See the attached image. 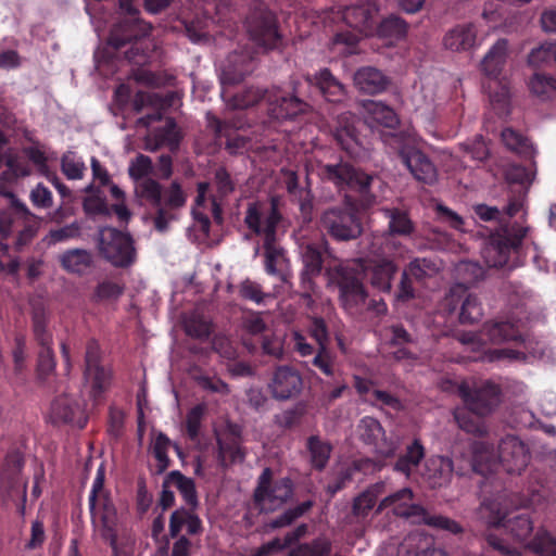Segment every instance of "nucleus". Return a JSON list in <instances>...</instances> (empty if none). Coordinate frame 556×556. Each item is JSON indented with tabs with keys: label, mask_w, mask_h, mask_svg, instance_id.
<instances>
[{
	"label": "nucleus",
	"mask_w": 556,
	"mask_h": 556,
	"mask_svg": "<svg viewBox=\"0 0 556 556\" xmlns=\"http://www.w3.org/2000/svg\"><path fill=\"white\" fill-rule=\"evenodd\" d=\"M501 139L508 150L526 159H533L536 153L529 139L511 127H506L502 130Z\"/></svg>",
	"instance_id": "58836bf2"
},
{
	"label": "nucleus",
	"mask_w": 556,
	"mask_h": 556,
	"mask_svg": "<svg viewBox=\"0 0 556 556\" xmlns=\"http://www.w3.org/2000/svg\"><path fill=\"white\" fill-rule=\"evenodd\" d=\"M85 378L90 384V397L94 403H100L104 399L105 392L112 383V370L106 366L85 369Z\"/></svg>",
	"instance_id": "72a5a7b5"
},
{
	"label": "nucleus",
	"mask_w": 556,
	"mask_h": 556,
	"mask_svg": "<svg viewBox=\"0 0 556 556\" xmlns=\"http://www.w3.org/2000/svg\"><path fill=\"white\" fill-rule=\"evenodd\" d=\"M252 39L265 49H276L281 43L276 15L265 7L255 8L247 18Z\"/></svg>",
	"instance_id": "2eb2a0df"
},
{
	"label": "nucleus",
	"mask_w": 556,
	"mask_h": 556,
	"mask_svg": "<svg viewBox=\"0 0 556 556\" xmlns=\"http://www.w3.org/2000/svg\"><path fill=\"white\" fill-rule=\"evenodd\" d=\"M527 233L528 227L518 223L507 224L501 231L492 233L481 250L485 264L495 268L508 265L511 255L519 252Z\"/></svg>",
	"instance_id": "9d476101"
},
{
	"label": "nucleus",
	"mask_w": 556,
	"mask_h": 556,
	"mask_svg": "<svg viewBox=\"0 0 556 556\" xmlns=\"http://www.w3.org/2000/svg\"><path fill=\"white\" fill-rule=\"evenodd\" d=\"M105 469L103 465L97 469L96 477L88 497L89 511L93 528L101 527V517L104 506L110 504L117 514L116 507L110 497V493L104 490Z\"/></svg>",
	"instance_id": "a878e982"
},
{
	"label": "nucleus",
	"mask_w": 556,
	"mask_h": 556,
	"mask_svg": "<svg viewBox=\"0 0 556 556\" xmlns=\"http://www.w3.org/2000/svg\"><path fill=\"white\" fill-rule=\"evenodd\" d=\"M379 5L376 0H361L342 11L345 24L364 36H374Z\"/></svg>",
	"instance_id": "6ab92c4d"
},
{
	"label": "nucleus",
	"mask_w": 556,
	"mask_h": 556,
	"mask_svg": "<svg viewBox=\"0 0 556 556\" xmlns=\"http://www.w3.org/2000/svg\"><path fill=\"white\" fill-rule=\"evenodd\" d=\"M490 103L500 118L507 117L510 114V92L506 85H498L496 91L491 93Z\"/></svg>",
	"instance_id": "680f3d73"
},
{
	"label": "nucleus",
	"mask_w": 556,
	"mask_h": 556,
	"mask_svg": "<svg viewBox=\"0 0 556 556\" xmlns=\"http://www.w3.org/2000/svg\"><path fill=\"white\" fill-rule=\"evenodd\" d=\"M477 28L475 24H462L452 28L444 37L445 48L453 51H465L476 45Z\"/></svg>",
	"instance_id": "2f4dec72"
},
{
	"label": "nucleus",
	"mask_w": 556,
	"mask_h": 556,
	"mask_svg": "<svg viewBox=\"0 0 556 556\" xmlns=\"http://www.w3.org/2000/svg\"><path fill=\"white\" fill-rule=\"evenodd\" d=\"M61 267L74 275L84 276L94 266L93 255L85 249H70L60 255Z\"/></svg>",
	"instance_id": "7c9ffc66"
},
{
	"label": "nucleus",
	"mask_w": 556,
	"mask_h": 556,
	"mask_svg": "<svg viewBox=\"0 0 556 556\" xmlns=\"http://www.w3.org/2000/svg\"><path fill=\"white\" fill-rule=\"evenodd\" d=\"M366 267L363 260H356L346 265L336 267L331 281L339 289V300L349 314H358L363 311L368 299L364 285Z\"/></svg>",
	"instance_id": "0eeeda50"
},
{
	"label": "nucleus",
	"mask_w": 556,
	"mask_h": 556,
	"mask_svg": "<svg viewBox=\"0 0 556 556\" xmlns=\"http://www.w3.org/2000/svg\"><path fill=\"white\" fill-rule=\"evenodd\" d=\"M55 366L56 362L52 348L40 349L37 359V378L42 384H46L54 374Z\"/></svg>",
	"instance_id": "4d7b16f0"
},
{
	"label": "nucleus",
	"mask_w": 556,
	"mask_h": 556,
	"mask_svg": "<svg viewBox=\"0 0 556 556\" xmlns=\"http://www.w3.org/2000/svg\"><path fill=\"white\" fill-rule=\"evenodd\" d=\"M281 200L273 195L269 203L252 202L248 204L244 224L256 236H263L265 271L288 282L290 261L283 248L276 244L278 227L285 222L280 211Z\"/></svg>",
	"instance_id": "7ed1b4c3"
},
{
	"label": "nucleus",
	"mask_w": 556,
	"mask_h": 556,
	"mask_svg": "<svg viewBox=\"0 0 556 556\" xmlns=\"http://www.w3.org/2000/svg\"><path fill=\"white\" fill-rule=\"evenodd\" d=\"M307 450L311 454L312 466L317 470H323L330 458L331 445L321 441L317 435H311L307 440Z\"/></svg>",
	"instance_id": "8fccbe9b"
},
{
	"label": "nucleus",
	"mask_w": 556,
	"mask_h": 556,
	"mask_svg": "<svg viewBox=\"0 0 556 556\" xmlns=\"http://www.w3.org/2000/svg\"><path fill=\"white\" fill-rule=\"evenodd\" d=\"M327 247L324 243H307L301 249L303 267L300 273L299 294L307 307L315 304L314 295L317 292L315 279L320 276Z\"/></svg>",
	"instance_id": "9b49d317"
},
{
	"label": "nucleus",
	"mask_w": 556,
	"mask_h": 556,
	"mask_svg": "<svg viewBox=\"0 0 556 556\" xmlns=\"http://www.w3.org/2000/svg\"><path fill=\"white\" fill-rule=\"evenodd\" d=\"M390 83V78L382 71L372 66L361 67L354 74L356 88L366 94L382 93L388 89Z\"/></svg>",
	"instance_id": "c756f323"
},
{
	"label": "nucleus",
	"mask_w": 556,
	"mask_h": 556,
	"mask_svg": "<svg viewBox=\"0 0 556 556\" xmlns=\"http://www.w3.org/2000/svg\"><path fill=\"white\" fill-rule=\"evenodd\" d=\"M168 480H173V484L178 489L184 501L189 506L186 509L194 513L199 505L194 480L186 477L179 470L168 472Z\"/></svg>",
	"instance_id": "37998d69"
},
{
	"label": "nucleus",
	"mask_w": 556,
	"mask_h": 556,
	"mask_svg": "<svg viewBox=\"0 0 556 556\" xmlns=\"http://www.w3.org/2000/svg\"><path fill=\"white\" fill-rule=\"evenodd\" d=\"M124 290L123 283L104 279L94 287L90 301L94 304L116 302L123 295Z\"/></svg>",
	"instance_id": "a18cd8bd"
},
{
	"label": "nucleus",
	"mask_w": 556,
	"mask_h": 556,
	"mask_svg": "<svg viewBox=\"0 0 556 556\" xmlns=\"http://www.w3.org/2000/svg\"><path fill=\"white\" fill-rule=\"evenodd\" d=\"M48 419L54 426L70 425L79 429H84L88 422V416L79 402L66 393L51 402Z\"/></svg>",
	"instance_id": "a211bd4d"
},
{
	"label": "nucleus",
	"mask_w": 556,
	"mask_h": 556,
	"mask_svg": "<svg viewBox=\"0 0 556 556\" xmlns=\"http://www.w3.org/2000/svg\"><path fill=\"white\" fill-rule=\"evenodd\" d=\"M184 327L186 334L195 339H206L212 332L211 323L197 314L188 317L184 323Z\"/></svg>",
	"instance_id": "e2e57ef3"
},
{
	"label": "nucleus",
	"mask_w": 556,
	"mask_h": 556,
	"mask_svg": "<svg viewBox=\"0 0 556 556\" xmlns=\"http://www.w3.org/2000/svg\"><path fill=\"white\" fill-rule=\"evenodd\" d=\"M384 216L389 219V235L383 238H393V236H409L415 227L408 214L400 208L383 210Z\"/></svg>",
	"instance_id": "79ce46f5"
},
{
	"label": "nucleus",
	"mask_w": 556,
	"mask_h": 556,
	"mask_svg": "<svg viewBox=\"0 0 556 556\" xmlns=\"http://www.w3.org/2000/svg\"><path fill=\"white\" fill-rule=\"evenodd\" d=\"M400 159L416 180L429 185L437 180L438 172L434 164L420 150L404 148L400 151Z\"/></svg>",
	"instance_id": "393cba45"
},
{
	"label": "nucleus",
	"mask_w": 556,
	"mask_h": 556,
	"mask_svg": "<svg viewBox=\"0 0 556 556\" xmlns=\"http://www.w3.org/2000/svg\"><path fill=\"white\" fill-rule=\"evenodd\" d=\"M531 93L541 100H549L556 97V78L543 73H534L528 80Z\"/></svg>",
	"instance_id": "49530a36"
},
{
	"label": "nucleus",
	"mask_w": 556,
	"mask_h": 556,
	"mask_svg": "<svg viewBox=\"0 0 556 556\" xmlns=\"http://www.w3.org/2000/svg\"><path fill=\"white\" fill-rule=\"evenodd\" d=\"M529 548L538 556H556V539L546 530H539Z\"/></svg>",
	"instance_id": "6e6d98bb"
},
{
	"label": "nucleus",
	"mask_w": 556,
	"mask_h": 556,
	"mask_svg": "<svg viewBox=\"0 0 556 556\" xmlns=\"http://www.w3.org/2000/svg\"><path fill=\"white\" fill-rule=\"evenodd\" d=\"M458 391L467 408L478 416L490 415L503 397L501 386L492 380H483L472 387L462 383Z\"/></svg>",
	"instance_id": "f8f14e48"
},
{
	"label": "nucleus",
	"mask_w": 556,
	"mask_h": 556,
	"mask_svg": "<svg viewBox=\"0 0 556 556\" xmlns=\"http://www.w3.org/2000/svg\"><path fill=\"white\" fill-rule=\"evenodd\" d=\"M426 450L419 439H414L406 446V451L401 455L394 464V470L405 476H409L412 471L419 466L425 458Z\"/></svg>",
	"instance_id": "c9c22d12"
},
{
	"label": "nucleus",
	"mask_w": 556,
	"mask_h": 556,
	"mask_svg": "<svg viewBox=\"0 0 556 556\" xmlns=\"http://www.w3.org/2000/svg\"><path fill=\"white\" fill-rule=\"evenodd\" d=\"M293 495V481L289 477L274 479L273 469L265 467L257 478L252 501L260 514H270L291 502Z\"/></svg>",
	"instance_id": "6e6552de"
},
{
	"label": "nucleus",
	"mask_w": 556,
	"mask_h": 556,
	"mask_svg": "<svg viewBox=\"0 0 556 556\" xmlns=\"http://www.w3.org/2000/svg\"><path fill=\"white\" fill-rule=\"evenodd\" d=\"M101 517V527L94 528L100 536L110 544L112 556H122L117 545V515L110 504H106Z\"/></svg>",
	"instance_id": "e433bc0d"
},
{
	"label": "nucleus",
	"mask_w": 556,
	"mask_h": 556,
	"mask_svg": "<svg viewBox=\"0 0 556 556\" xmlns=\"http://www.w3.org/2000/svg\"><path fill=\"white\" fill-rule=\"evenodd\" d=\"M7 170L3 173V178L8 180H14L20 177H25L30 174V167L28 163L18 156L8 155L5 156Z\"/></svg>",
	"instance_id": "774afa93"
},
{
	"label": "nucleus",
	"mask_w": 556,
	"mask_h": 556,
	"mask_svg": "<svg viewBox=\"0 0 556 556\" xmlns=\"http://www.w3.org/2000/svg\"><path fill=\"white\" fill-rule=\"evenodd\" d=\"M215 124L216 138L220 143L224 139L225 149L228 153L238 154L247 149L249 139L239 132L245 125V121L241 118L240 114L224 121L216 119Z\"/></svg>",
	"instance_id": "b1692460"
},
{
	"label": "nucleus",
	"mask_w": 556,
	"mask_h": 556,
	"mask_svg": "<svg viewBox=\"0 0 556 556\" xmlns=\"http://www.w3.org/2000/svg\"><path fill=\"white\" fill-rule=\"evenodd\" d=\"M323 180L332 182L339 190H348L341 205L327 208L320 216V226L337 241H350L363 231L359 210H366L378 201L376 189L381 180L355 168L349 162L324 164L319 167Z\"/></svg>",
	"instance_id": "f257e3e1"
},
{
	"label": "nucleus",
	"mask_w": 556,
	"mask_h": 556,
	"mask_svg": "<svg viewBox=\"0 0 556 556\" xmlns=\"http://www.w3.org/2000/svg\"><path fill=\"white\" fill-rule=\"evenodd\" d=\"M408 24L402 17L391 14L383 18L380 23L377 22L374 35L386 40L392 45L396 41L404 39L407 35Z\"/></svg>",
	"instance_id": "f704fd0d"
},
{
	"label": "nucleus",
	"mask_w": 556,
	"mask_h": 556,
	"mask_svg": "<svg viewBox=\"0 0 556 556\" xmlns=\"http://www.w3.org/2000/svg\"><path fill=\"white\" fill-rule=\"evenodd\" d=\"M313 506L314 502L312 500H307L298 506L285 510L275 519L270 520L267 523V527L271 530L288 527L292 525L298 518L306 514Z\"/></svg>",
	"instance_id": "5fc2aeb1"
},
{
	"label": "nucleus",
	"mask_w": 556,
	"mask_h": 556,
	"mask_svg": "<svg viewBox=\"0 0 556 556\" xmlns=\"http://www.w3.org/2000/svg\"><path fill=\"white\" fill-rule=\"evenodd\" d=\"M372 121L387 128H395L399 124L397 115L394 110L382 102L370 101L366 105Z\"/></svg>",
	"instance_id": "864d4df0"
},
{
	"label": "nucleus",
	"mask_w": 556,
	"mask_h": 556,
	"mask_svg": "<svg viewBox=\"0 0 556 556\" xmlns=\"http://www.w3.org/2000/svg\"><path fill=\"white\" fill-rule=\"evenodd\" d=\"M307 84L298 77H291L287 87L267 89L266 104L268 116L277 121H295L312 112L306 92Z\"/></svg>",
	"instance_id": "423d86ee"
},
{
	"label": "nucleus",
	"mask_w": 556,
	"mask_h": 556,
	"mask_svg": "<svg viewBox=\"0 0 556 556\" xmlns=\"http://www.w3.org/2000/svg\"><path fill=\"white\" fill-rule=\"evenodd\" d=\"M332 553V544L328 539L317 538L311 542L299 543L292 547L287 556H342Z\"/></svg>",
	"instance_id": "c03bdc74"
},
{
	"label": "nucleus",
	"mask_w": 556,
	"mask_h": 556,
	"mask_svg": "<svg viewBox=\"0 0 556 556\" xmlns=\"http://www.w3.org/2000/svg\"><path fill=\"white\" fill-rule=\"evenodd\" d=\"M336 356L329 348L317 349L312 359L314 367L318 368L325 376L334 378Z\"/></svg>",
	"instance_id": "338daca9"
},
{
	"label": "nucleus",
	"mask_w": 556,
	"mask_h": 556,
	"mask_svg": "<svg viewBox=\"0 0 556 556\" xmlns=\"http://www.w3.org/2000/svg\"><path fill=\"white\" fill-rule=\"evenodd\" d=\"M187 528L189 535H200L203 532V523L200 517L185 507L174 510L169 517L168 533L176 539L169 556H190L192 543L186 535H180L182 528Z\"/></svg>",
	"instance_id": "4468645a"
},
{
	"label": "nucleus",
	"mask_w": 556,
	"mask_h": 556,
	"mask_svg": "<svg viewBox=\"0 0 556 556\" xmlns=\"http://www.w3.org/2000/svg\"><path fill=\"white\" fill-rule=\"evenodd\" d=\"M384 483L377 482L357 495L352 505V513L357 518H366L375 507L378 497L383 493Z\"/></svg>",
	"instance_id": "4c0bfd02"
},
{
	"label": "nucleus",
	"mask_w": 556,
	"mask_h": 556,
	"mask_svg": "<svg viewBox=\"0 0 556 556\" xmlns=\"http://www.w3.org/2000/svg\"><path fill=\"white\" fill-rule=\"evenodd\" d=\"M301 80L302 83L307 84L306 91L314 87L328 102L340 103L346 97L344 85L334 77L331 71L327 67L321 68L312 75L308 74Z\"/></svg>",
	"instance_id": "5701e85b"
},
{
	"label": "nucleus",
	"mask_w": 556,
	"mask_h": 556,
	"mask_svg": "<svg viewBox=\"0 0 556 556\" xmlns=\"http://www.w3.org/2000/svg\"><path fill=\"white\" fill-rule=\"evenodd\" d=\"M152 170V160L148 155L139 154L130 162L128 175L135 181L136 197L155 211L154 228L159 232H165L169 223L177 219L176 211L186 205L187 195L176 180L164 189L159 181L149 177Z\"/></svg>",
	"instance_id": "f03ea898"
},
{
	"label": "nucleus",
	"mask_w": 556,
	"mask_h": 556,
	"mask_svg": "<svg viewBox=\"0 0 556 556\" xmlns=\"http://www.w3.org/2000/svg\"><path fill=\"white\" fill-rule=\"evenodd\" d=\"M413 501L414 493L412 489L403 488L381 500L376 508V514L379 515L384 509L391 508L395 516L418 523L420 518L425 516V508L413 503Z\"/></svg>",
	"instance_id": "412c9836"
},
{
	"label": "nucleus",
	"mask_w": 556,
	"mask_h": 556,
	"mask_svg": "<svg viewBox=\"0 0 556 556\" xmlns=\"http://www.w3.org/2000/svg\"><path fill=\"white\" fill-rule=\"evenodd\" d=\"M99 251L114 267H129L136 260L132 238L115 228H106L100 232Z\"/></svg>",
	"instance_id": "ddd939ff"
},
{
	"label": "nucleus",
	"mask_w": 556,
	"mask_h": 556,
	"mask_svg": "<svg viewBox=\"0 0 556 556\" xmlns=\"http://www.w3.org/2000/svg\"><path fill=\"white\" fill-rule=\"evenodd\" d=\"M269 390L274 399L287 401L298 396L303 387V380L298 370L290 366H279L273 374Z\"/></svg>",
	"instance_id": "4be33fe9"
},
{
	"label": "nucleus",
	"mask_w": 556,
	"mask_h": 556,
	"mask_svg": "<svg viewBox=\"0 0 556 556\" xmlns=\"http://www.w3.org/2000/svg\"><path fill=\"white\" fill-rule=\"evenodd\" d=\"M218 459L222 466H228L237 462H242L245 453L239 441L235 438L228 440H217Z\"/></svg>",
	"instance_id": "603ef678"
},
{
	"label": "nucleus",
	"mask_w": 556,
	"mask_h": 556,
	"mask_svg": "<svg viewBox=\"0 0 556 556\" xmlns=\"http://www.w3.org/2000/svg\"><path fill=\"white\" fill-rule=\"evenodd\" d=\"M164 99L156 92H146L139 90L132 99V110L140 113L144 108L163 109Z\"/></svg>",
	"instance_id": "69168bd1"
},
{
	"label": "nucleus",
	"mask_w": 556,
	"mask_h": 556,
	"mask_svg": "<svg viewBox=\"0 0 556 556\" xmlns=\"http://www.w3.org/2000/svg\"><path fill=\"white\" fill-rule=\"evenodd\" d=\"M401 248V243L392 238H374L369 254L372 258L368 262L366 270L370 271V283L374 288L390 292L392 289V280L399 271L395 263V252Z\"/></svg>",
	"instance_id": "1a4fd4ad"
},
{
	"label": "nucleus",
	"mask_w": 556,
	"mask_h": 556,
	"mask_svg": "<svg viewBox=\"0 0 556 556\" xmlns=\"http://www.w3.org/2000/svg\"><path fill=\"white\" fill-rule=\"evenodd\" d=\"M170 445L172 442L165 433L160 432L155 437L152 445V454L156 459L155 475H162L170 467L172 460L167 454Z\"/></svg>",
	"instance_id": "3c124183"
},
{
	"label": "nucleus",
	"mask_w": 556,
	"mask_h": 556,
	"mask_svg": "<svg viewBox=\"0 0 556 556\" xmlns=\"http://www.w3.org/2000/svg\"><path fill=\"white\" fill-rule=\"evenodd\" d=\"M24 454L17 450H10L0 469V488L9 495L21 484V473L24 468Z\"/></svg>",
	"instance_id": "cd10ccee"
},
{
	"label": "nucleus",
	"mask_w": 556,
	"mask_h": 556,
	"mask_svg": "<svg viewBox=\"0 0 556 556\" xmlns=\"http://www.w3.org/2000/svg\"><path fill=\"white\" fill-rule=\"evenodd\" d=\"M530 451L518 437L508 434L498 444V466L509 475H520L530 463Z\"/></svg>",
	"instance_id": "f3484780"
},
{
	"label": "nucleus",
	"mask_w": 556,
	"mask_h": 556,
	"mask_svg": "<svg viewBox=\"0 0 556 556\" xmlns=\"http://www.w3.org/2000/svg\"><path fill=\"white\" fill-rule=\"evenodd\" d=\"M508 50V40L505 38L498 39L489 50L482 61V70L486 76L497 78L506 63Z\"/></svg>",
	"instance_id": "473e14b6"
},
{
	"label": "nucleus",
	"mask_w": 556,
	"mask_h": 556,
	"mask_svg": "<svg viewBox=\"0 0 556 556\" xmlns=\"http://www.w3.org/2000/svg\"><path fill=\"white\" fill-rule=\"evenodd\" d=\"M359 440L374 448L382 458L393 457L396 446L392 440H388L386 431L378 419L365 416L356 428Z\"/></svg>",
	"instance_id": "aec40b11"
},
{
	"label": "nucleus",
	"mask_w": 556,
	"mask_h": 556,
	"mask_svg": "<svg viewBox=\"0 0 556 556\" xmlns=\"http://www.w3.org/2000/svg\"><path fill=\"white\" fill-rule=\"evenodd\" d=\"M458 427L476 435H482L484 432V425L481 421L482 416L475 415L471 410H456L454 414Z\"/></svg>",
	"instance_id": "bf43d9fd"
},
{
	"label": "nucleus",
	"mask_w": 556,
	"mask_h": 556,
	"mask_svg": "<svg viewBox=\"0 0 556 556\" xmlns=\"http://www.w3.org/2000/svg\"><path fill=\"white\" fill-rule=\"evenodd\" d=\"M207 406L204 403L197 404L187 414L186 417V433L192 441L197 440L200 435L202 420L206 414Z\"/></svg>",
	"instance_id": "052dcab7"
},
{
	"label": "nucleus",
	"mask_w": 556,
	"mask_h": 556,
	"mask_svg": "<svg viewBox=\"0 0 556 556\" xmlns=\"http://www.w3.org/2000/svg\"><path fill=\"white\" fill-rule=\"evenodd\" d=\"M118 5L126 16L111 29L108 45L117 51L129 45L124 52L125 59L143 65L149 59V49L143 39L150 35L152 26L139 17V10L132 0H118Z\"/></svg>",
	"instance_id": "39448f33"
},
{
	"label": "nucleus",
	"mask_w": 556,
	"mask_h": 556,
	"mask_svg": "<svg viewBox=\"0 0 556 556\" xmlns=\"http://www.w3.org/2000/svg\"><path fill=\"white\" fill-rule=\"evenodd\" d=\"M254 71V59L248 52H232L228 55L223 68V85H236Z\"/></svg>",
	"instance_id": "bb28decb"
},
{
	"label": "nucleus",
	"mask_w": 556,
	"mask_h": 556,
	"mask_svg": "<svg viewBox=\"0 0 556 556\" xmlns=\"http://www.w3.org/2000/svg\"><path fill=\"white\" fill-rule=\"evenodd\" d=\"M542 495L536 490L531 493H508L504 489L494 500L484 501L483 509L488 511L486 523L491 528L503 527L514 540L526 541L533 531V521L528 511L513 515V509L530 507L539 503Z\"/></svg>",
	"instance_id": "20e7f679"
},
{
	"label": "nucleus",
	"mask_w": 556,
	"mask_h": 556,
	"mask_svg": "<svg viewBox=\"0 0 556 556\" xmlns=\"http://www.w3.org/2000/svg\"><path fill=\"white\" fill-rule=\"evenodd\" d=\"M430 535L412 532L399 546L397 556H446L444 551L435 548Z\"/></svg>",
	"instance_id": "c85d7f7f"
},
{
	"label": "nucleus",
	"mask_w": 556,
	"mask_h": 556,
	"mask_svg": "<svg viewBox=\"0 0 556 556\" xmlns=\"http://www.w3.org/2000/svg\"><path fill=\"white\" fill-rule=\"evenodd\" d=\"M267 89L248 87L235 93L228 100V106L233 110H244L256 105L260 101H266Z\"/></svg>",
	"instance_id": "de8ad7c7"
},
{
	"label": "nucleus",
	"mask_w": 556,
	"mask_h": 556,
	"mask_svg": "<svg viewBox=\"0 0 556 556\" xmlns=\"http://www.w3.org/2000/svg\"><path fill=\"white\" fill-rule=\"evenodd\" d=\"M482 336L492 343L521 340L519 329L509 321L488 323L483 326Z\"/></svg>",
	"instance_id": "a19ab883"
},
{
	"label": "nucleus",
	"mask_w": 556,
	"mask_h": 556,
	"mask_svg": "<svg viewBox=\"0 0 556 556\" xmlns=\"http://www.w3.org/2000/svg\"><path fill=\"white\" fill-rule=\"evenodd\" d=\"M332 136L341 149L350 151L356 142L357 132L353 123V117L343 113L339 116L332 128Z\"/></svg>",
	"instance_id": "ea45409f"
},
{
	"label": "nucleus",
	"mask_w": 556,
	"mask_h": 556,
	"mask_svg": "<svg viewBox=\"0 0 556 556\" xmlns=\"http://www.w3.org/2000/svg\"><path fill=\"white\" fill-rule=\"evenodd\" d=\"M307 332L317 343V349L329 348L330 332L323 317L313 316L308 319Z\"/></svg>",
	"instance_id": "13d9d810"
},
{
	"label": "nucleus",
	"mask_w": 556,
	"mask_h": 556,
	"mask_svg": "<svg viewBox=\"0 0 556 556\" xmlns=\"http://www.w3.org/2000/svg\"><path fill=\"white\" fill-rule=\"evenodd\" d=\"M444 307L450 314L459 308L458 319L460 324L473 325L481 320L483 309L478 298L468 292L464 283H456L451 287L444 299Z\"/></svg>",
	"instance_id": "dca6fc26"
},
{
	"label": "nucleus",
	"mask_w": 556,
	"mask_h": 556,
	"mask_svg": "<svg viewBox=\"0 0 556 556\" xmlns=\"http://www.w3.org/2000/svg\"><path fill=\"white\" fill-rule=\"evenodd\" d=\"M34 339L41 349L52 348V333L48 330V317L42 308H36L31 315Z\"/></svg>",
	"instance_id": "09e8293b"
},
{
	"label": "nucleus",
	"mask_w": 556,
	"mask_h": 556,
	"mask_svg": "<svg viewBox=\"0 0 556 556\" xmlns=\"http://www.w3.org/2000/svg\"><path fill=\"white\" fill-rule=\"evenodd\" d=\"M418 523L426 525L440 530H445L453 534H458L463 532L462 526L455 520L441 515H430L426 509L425 516L420 518Z\"/></svg>",
	"instance_id": "0e129e2a"
}]
</instances>
